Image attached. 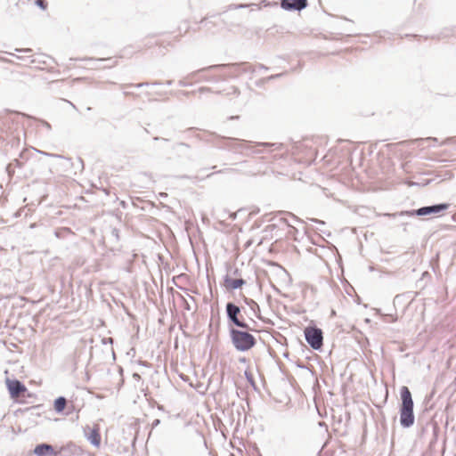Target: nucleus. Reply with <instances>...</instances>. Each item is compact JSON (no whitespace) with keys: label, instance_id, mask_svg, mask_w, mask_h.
I'll return each mask as SVG.
<instances>
[{"label":"nucleus","instance_id":"nucleus-6","mask_svg":"<svg viewBox=\"0 0 456 456\" xmlns=\"http://www.w3.org/2000/svg\"><path fill=\"white\" fill-rule=\"evenodd\" d=\"M307 5L306 0H282L281 6L284 10H302Z\"/></svg>","mask_w":456,"mask_h":456},{"label":"nucleus","instance_id":"nucleus-3","mask_svg":"<svg viewBox=\"0 0 456 456\" xmlns=\"http://www.w3.org/2000/svg\"><path fill=\"white\" fill-rule=\"evenodd\" d=\"M305 338L308 345L314 350H320L323 345L322 331L317 327L305 328Z\"/></svg>","mask_w":456,"mask_h":456},{"label":"nucleus","instance_id":"nucleus-13","mask_svg":"<svg viewBox=\"0 0 456 456\" xmlns=\"http://www.w3.org/2000/svg\"><path fill=\"white\" fill-rule=\"evenodd\" d=\"M35 4L42 10H45L48 6V4L45 0H36Z\"/></svg>","mask_w":456,"mask_h":456},{"label":"nucleus","instance_id":"nucleus-21","mask_svg":"<svg viewBox=\"0 0 456 456\" xmlns=\"http://www.w3.org/2000/svg\"><path fill=\"white\" fill-rule=\"evenodd\" d=\"M350 290L354 291V286L349 287Z\"/></svg>","mask_w":456,"mask_h":456},{"label":"nucleus","instance_id":"nucleus-9","mask_svg":"<svg viewBox=\"0 0 456 456\" xmlns=\"http://www.w3.org/2000/svg\"><path fill=\"white\" fill-rule=\"evenodd\" d=\"M89 432L86 431V436L87 440L93 444L94 447H99L101 444V435L99 431V428L95 427L94 428H88Z\"/></svg>","mask_w":456,"mask_h":456},{"label":"nucleus","instance_id":"nucleus-1","mask_svg":"<svg viewBox=\"0 0 456 456\" xmlns=\"http://www.w3.org/2000/svg\"><path fill=\"white\" fill-rule=\"evenodd\" d=\"M402 404L400 407V424L408 428L414 424L413 400L410 389L403 386L401 388Z\"/></svg>","mask_w":456,"mask_h":456},{"label":"nucleus","instance_id":"nucleus-5","mask_svg":"<svg viewBox=\"0 0 456 456\" xmlns=\"http://www.w3.org/2000/svg\"><path fill=\"white\" fill-rule=\"evenodd\" d=\"M6 384L10 395L12 398L20 396L21 393L27 390L25 385L18 379H6Z\"/></svg>","mask_w":456,"mask_h":456},{"label":"nucleus","instance_id":"nucleus-19","mask_svg":"<svg viewBox=\"0 0 456 456\" xmlns=\"http://www.w3.org/2000/svg\"><path fill=\"white\" fill-rule=\"evenodd\" d=\"M273 290H274L275 292H277V293H281V290H280L279 287L273 286Z\"/></svg>","mask_w":456,"mask_h":456},{"label":"nucleus","instance_id":"nucleus-14","mask_svg":"<svg viewBox=\"0 0 456 456\" xmlns=\"http://www.w3.org/2000/svg\"><path fill=\"white\" fill-rule=\"evenodd\" d=\"M184 309L188 311L196 310L197 305H191L186 299H184Z\"/></svg>","mask_w":456,"mask_h":456},{"label":"nucleus","instance_id":"nucleus-23","mask_svg":"<svg viewBox=\"0 0 456 456\" xmlns=\"http://www.w3.org/2000/svg\"><path fill=\"white\" fill-rule=\"evenodd\" d=\"M229 456H235L234 454L231 453Z\"/></svg>","mask_w":456,"mask_h":456},{"label":"nucleus","instance_id":"nucleus-10","mask_svg":"<svg viewBox=\"0 0 456 456\" xmlns=\"http://www.w3.org/2000/svg\"><path fill=\"white\" fill-rule=\"evenodd\" d=\"M180 289H184L185 290V293L186 295L191 299V301L197 305V297H195L196 296H200V293L197 289V287H190V288H187V287H179Z\"/></svg>","mask_w":456,"mask_h":456},{"label":"nucleus","instance_id":"nucleus-20","mask_svg":"<svg viewBox=\"0 0 456 456\" xmlns=\"http://www.w3.org/2000/svg\"><path fill=\"white\" fill-rule=\"evenodd\" d=\"M208 288H209V292L212 295V286H209Z\"/></svg>","mask_w":456,"mask_h":456},{"label":"nucleus","instance_id":"nucleus-4","mask_svg":"<svg viewBox=\"0 0 456 456\" xmlns=\"http://www.w3.org/2000/svg\"><path fill=\"white\" fill-rule=\"evenodd\" d=\"M240 309L239 306L234 305L233 303H228L226 305V313L228 319L237 327L242 328L244 330H250V327L248 323L241 322L238 318V314H240Z\"/></svg>","mask_w":456,"mask_h":456},{"label":"nucleus","instance_id":"nucleus-22","mask_svg":"<svg viewBox=\"0 0 456 456\" xmlns=\"http://www.w3.org/2000/svg\"><path fill=\"white\" fill-rule=\"evenodd\" d=\"M232 289H238L239 287L237 286H234V287H231Z\"/></svg>","mask_w":456,"mask_h":456},{"label":"nucleus","instance_id":"nucleus-17","mask_svg":"<svg viewBox=\"0 0 456 456\" xmlns=\"http://www.w3.org/2000/svg\"><path fill=\"white\" fill-rule=\"evenodd\" d=\"M160 423V420L159 419H156L153 422H152V428H156L157 426H159Z\"/></svg>","mask_w":456,"mask_h":456},{"label":"nucleus","instance_id":"nucleus-8","mask_svg":"<svg viewBox=\"0 0 456 456\" xmlns=\"http://www.w3.org/2000/svg\"><path fill=\"white\" fill-rule=\"evenodd\" d=\"M33 452L37 456H56L53 446L49 444H37Z\"/></svg>","mask_w":456,"mask_h":456},{"label":"nucleus","instance_id":"nucleus-16","mask_svg":"<svg viewBox=\"0 0 456 456\" xmlns=\"http://www.w3.org/2000/svg\"><path fill=\"white\" fill-rule=\"evenodd\" d=\"M245 376L247 378V379L250 382V383H253V378L251 376V374L248 373L247 371L245 372Z\"/></svg>","mask_w":456,"mask_h":456},{"label":"nucleus","instance_id":"nucleus-7","mask_svg":"<svg viewBox=\"0 0 456 456\" xmlns=\"http://www.w3.org/2000/svg\"><path fill=\"white\" fill-rule=\"evenodd\" d=\"M448 208H449V204H446V203L439 204V205H435V206H431V207H424V208H419L416 211V214L418 216H425V215H429V214H436V213H439L441 211L446 210Z\"/></svg>","mask_w":456,"mask_h":456},{"label":"nucleus","instance_id":"nucleus-18","mask_svg":"<svg viewBox=\"0 0 456 456\" xmlns=\"http://www.w3.org/2000/svg\"><path fill=\"white\" fill-rule=\"evenodd\" d=\"M243 281L241 280H236L234 282H233V285H242Z\"/></svg>","mask_w":456,"mask_h":456},{"label":"nucleus","instance_id":"nucleus-11","mask_svg":"<svg viewBox=\"0 0 456 456\" xmlns=\"http://www.w3.org/2000/svg\"><path fill=\"white\" fill-rule=\"evenodd\" d=\"M180 289H184L185 290V293L186 295L191 299V301L197 305V297H195L196 296H200V293L197 289V287H190V288H187V287H179Z\"/></svg>","mask_w":456,"mask_h":456},{"label":"nucleus","instance_id":"nucleus-12","mask_svg":"<svg viewBox=\"0 0 456 456\" xmlns=\"http://www.w3.org/2000/svg\"><path fill=\"white\" fill-rule=\"evenodd\" d=\"M67 405V399L63 396H60L54 401V410L56 412L61 413L64 411Z\"/></svg>","mask_w":456,"mask_h":456},{"label":"nucleus","instance_id":"nucleus-15","mask_svg":"<svg viewBox=\"0 0 456 456\" xmlns=\"http://www.w3.org/2000/svg\"><path fill=\"white\" fill-rule=\"evenodd\" d=\"M102 342L104 345H106V344H112L113 343V338H102Z\"/></svg>","mask_w":456,"mask_h":456},{"label":"nucleus","instance_id":"nucleus-2","mask_svg":"<svg viewBox=\"0 0 456 456\" xmlns=\"http://www.w3.org/2000/svg\"><path fill=\"white\" fill-rule=\"evenodd\" d=\"M240 330L234 328L230 329V338L232 346L239 352H246L255 346L256 340L255 337L249 332ZM249 330H252L250 328Z\"/></svg>","mask_w":456,"mask_h":456}]
</instances>
